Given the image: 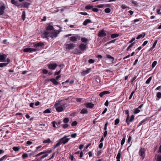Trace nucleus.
<instances>
[{"label":"nucleus","mask_w":161,"mask_h":161,"mask_svg":"<svg viewBox=\"0 0 161 161\" xmlns=\"http://www.w3.org/2000/svg\"><path fill=\"white\" fill-rule=\"evenodd\" d=\"M58 33L56 30H54L52 31H44L42 34V36L44 38H51L56 37L57 36Z\"/></svg>","instance_id":"obj_1"},{"label":"nucleus","mask_w":161,"mask_h":161,"mask_svg":"<svg viewBox=\"0 0 161 161\" xmlns=\"http://www.w3.org/2000/svg\"><path fill=\"white\" fill-rule=\"evenodd\" d=\"M62 100L58 101L54 104V107L58 112L63 111L65 108L66 104L62 103Z\"/></svg>","instance_id":"obj_2"},{"label":"nucleus","mask_w":161,"mask_h":161,"mask_svg":"<svg viewBox=\"0 0 161 161\" xmlns=\"http://www.w3.org/2000/svg\"><path fill=\"white\" fill-rule=\"evenodd\" d=\"M32 44L33 45L34 48H31V53L34 51H38L41 48H43L44 46V44L41 42H35V43H31V45Z\"/></svg>","instance_id":"obj_3"},{"label":"nucleus","mask_w":161,"mask_h":161,"mask_svg":"<svg viewBox=\"0 0 161 161\" xmlns=\"http://www.w3.org/2000/svg\"><path fill=\"white\" fill-rule=\"evenodd\" d=\"M64 47L67 50H70L75 47V45L72 43L69 44H65L64 45Z\"/></svg>","instance_id":"obj_4"},{"label":"nucleus","mask_w":161,"mask_h":161,"mask_svg":"<svg viewBox=\"0 0 161 161\" xmlns=\"http://www.w3.org/2000/svg\"><path fill=\"white\" fill-rule=\"evenodd\" d=\"M87 47V46L86 44L83 43L81 44L79 46V48L80 50L78 51V53L79 54H81L82 53V51H83L86 49Z\"/></svg>","instance_id":"obj_5"},{"label":"nucleus","mask_w":161,"mask_h":161,"mask_svg":"<svg viewBox=\"0 0 161 161\" xmlns=\"http://www.w3.org/2000/svg\"><path fill=\"white\" fill-rule=\"evenodd\" d=\"M80 36L77 35H76L75 36H72L69 37L70 41L73 42L76 41L78 40H80Z\"/></svg>","instance_id":"obj_6"},{"label":"nucleus","mask_w":161,"mask_h":161,"mask_svg":"<svg viewBox=\"0 0 161 161\" xmlns=\"http://www.w3.org/2000/svg\"><path fill=\"white\" fill-rule=\"evenodd\" d=\"M47 66L49 69L54 70L58 66V64L55 63H51L48 64Z\"/></svg>","instance_id":"obj_7"},{"label":"nucleus","mask_w":161,"mask_h":161,"mask_svg":"<svg viewBox=\"0 0 161 161\" xmlns=\"http://www.w3.org/2000/svg\"><path fill=\"white\" fill-rule=\"evenodd\" d=\"M67 136H64L62 138L60 139L59 140L61 142V143L64 144L67 143L69 140V138H67Z\"/></svg>","instance_id":"obj_8"},{"label":"nucleus","mask_w":161,"mask_h":161,"mask_svg":"<svg viewBox=\"0 0 161 161\" xmlns=\"http://www.w3.org/2000/svg\"><path fill=\"white\" fill-rule=\"evenodd\" d=\"M139 154L140 156L143 159L145 156V152L144 149H143L142 147H141L139 151Z\"/></svg>","instance_id":"obj_9"},{"label":"nucleus","mask_w":161,"mask_h":161,"mask_svg":"<svg viewBox=\"0 0 161 161\" xmlns=\"http://www.w3.org/2000/svg\"><path fill=\"white\" fill-rule=\"evenodd\" d=\"M98 36L100 37H105L106 36V34L105 33L104 31L102 30L99 31Z\"/></svg>","instance_id":"obj_10"},{"label":"nucleus","mask_w":161,"mask_h":161,"mask_svg":"<svg viewBox=\"0 0 161 161\" xmlns=\"http://www.w3.org/2000/svg\"><path fill=\"white\" fill-rule=\"evenodd\" d=\"M7 56L5 54H0V62H3L5 61Z\"/></svg>","instance_id":"obj_11"},{"label":"nucleus","mask_w":161,"mask_h":161,"mask_svg":"<svg viewBox=\"0 0 161 161\" xmlns=\"http://www.w3.org/2000/svg\"><path fill=\"white\" fill-rule=\"evenodd\" d=\"M125 114H127V116L126 118L125 122L127 123L128 125H129V111L127 109L125 110Z\"/></svg>","instance_id":"obj_12"},{"label":"nucleus","mask_w":161,"mask_h":161,"mask_svg":"<svg viewBox=\"0 0 161 161\" xmlns=\"http://www.w3.org/2000/svg\"><path fill=\"white\" fill-rule=\"evenodd\" d=\"M110 92L108 91H104L101 92L99 94V96L101 97H103V96L106 94H108Z\"/></svg>","instance_id":"obj_13"},{"label":"nucleus","mask_w":161,"mask_h":161,"mask_svg":"<svg viewBox=\"0 0 161 161\" xmlns=\"http://www.w3.org/2000/svg\"><path fill=\"white\" fill-rule=\"evenodd\" d=\"M53 26L52 25H49L46 28V31H50L53 29Z\"/></svg>","instance_id":"obj_14"},{"label":"nucleus","mask_w":161,"mask_h":161,"mask_svg":"<svg viewBox=\"0 0 161 161\" xmlns=\"http://www.w3.org/2000/svg\"><path fill=\"white\" fill-rule=\"evenodd\" d=\"M146 35V33L145 32H143L142 34L139 35L136 38L137 39H139L140 38H144Z\"/></svg>","instance_id":"obj_15"},{"label":"nucleus","mask_w":161,"mask_h":161,"mask_svg":"<svg viewBox=\"0 0 161 161\" xmlns=\"http://www.w3.org/2000/svg\"><path fill=\"white\" fill-rule=\"evenodd\" d=\"M92 21L91 19H86L83 23V25H86L88 24L92 23Z\"/></svg>","instance_id":"obj_16"},{"label":"nucleus","mask_w":161,"mask_h":161,"mask_svg":"<svg viewBox=\"0 0 161 161\" xmlns=\"http://www.w3.org/2000/svg\"><path fill=\"white\" fill-rule=\"evenodd\" d=\"M107 58L109 59L110 60V62L112 63L113 62L114 60V58L110 56V55H107Z\"/></svg>","instance_id":"obj_17"},{"label":"nucleus","mask_w":161,"mask_h":161,"mask_svg":"<svg viewBox=\"0 0 161 161\" xmlns=\"http://www.w3.org/2000/svg\"><path fill=\"white\" fill-rule=\"evenodd\" d=\"M57 80L54 78H52L50 79V81L55 85H57L58 84V82Z\"/></svg>","instance_id":"obj_18"},{"label":"nucleus","mask_w":161,"mask_h":161,"mask_svg":"<svg viewBox=\"0 0 161 161\" xmlns=\"http://www.w3.org/2000/svg\"><path fill=\"white\" fill-rule=\"evenodd\" d=\"M94 104L91 103H88L86 105V107L89 108H92L94 107Z\"/></svg>","instance_id":"obj_19"},{"label":"nucleus","mask_w":161,"mask_h":161,"mask_svg":"<svg viewBox=\"0 0 161 161\" xmlns=\"http://www.w3.org/2000/svg\"><path fill=\"white\" fill-rule=\"evenodd\" d=\"M60 71H58V72H56L55 74V75H58L56 77V79H55L57 80H58L59 79V78H60L61 77V75H59V74H60Z\"/></svg>","instance_id":"obj_20"},{"label":"nucleus","mask_w":161,"mask_h":161,"mask_svg":"<svg viewBox=\"0 0 161 161\" xmlns=\"http://www.w3.org/2000/svg\"><path fill=\"white\" fill-rule=\"evenodd\" d=\"M119 36V34L117 33L113 34L111 35V37L112 38H114Z\"/></svg>","instance_id":"obj_21"},{"label":"nucleus","mask_w":161,"mask_h":161,"mask_svg":"<svg viewBox=\"0 0 161 161\" xmlns=\"http://www.w3.org/2000/svg\"><path fill=\"white\" fill-rule=\"evenodd\" d=\"M23 51L24 52L30 53V47L24 48Z\"/></svg>","instance_id":"obj_22"},{"label":"nucleus","mask_w":161,"mask_h":161,"mask_svg":"<svg viewBox=\"0 0 161 161\" xmlns=\"http://www.w3.org/2000/svg\"><path fill=\"white\" fill-rule=\"evenodd\" d=\"M158 40H156L153 44V46L150 48V50H153L155 47V46L157 43Z\"/></svg>","instance_id":"obj_23"},{"label":"nucleus","mask_w":161,"mask_h":161,"mask_svg":"<svg viewBox=\"0 0 161 161\" xmlns=\"http://www.w3.org/2000/svg\"><path fill=\"white\" fill-rule=\"evenodd\" d=\"M88 111L87 109L86 108L83 109L80 112L81 114H86L87 113Z\"/></svg>","instance_id":"obj_24"},{"label":"nucleus","mask_w":161,"mask_h":161,"mask_svg":"<svg viewBox=\"0 0 161 161\" xmlns=\"http://www.w3.org/2000/svg\"><path fill=\"white\" fill-rule=\"evenodd\" d=\"M121 150H120L118 151V153L117 156L116 157L117 159H120V157H121Z\"/></svg>","instance_id":"obj_25"},{"label":"nucleus","mask_w":161,"mask_h":161,"mask_svg":"<svg viewBox=\"0 0 161 161\" xmlns=\"http://www.w3.org/2000/svg\"><path fill=\"white\" fill-rule=\"evenodd\" d=\"M11 3L13 4H14L16 6H18V3L17 1L15 0H11Z\"/></svg>","instance_id":"obj_26"},{"label":"nucleus","mask_w":161,"mask_h":161,"mask_svg":"<svg viewBox=\"0 0 161 161\" xmlns=\"http://www.w3.org/2000/svg\"><path fill=\"white\" fill-rule=\"evenodd\" d=\"M51 141L50 138H48L47 139L44 140L43 142V143H49L51 142Z\"/></svg>","instance_id":"obj_27"},{"label":"nucleus","mask_w":161,"mask_h":161,"mask_svg":"<svg viewBox=\"0 0 161 161\" xmlns=\"http://www.w3.org/2000/svg\"><path fill=\"white\" fill-rule=\"evenodd\" d=\"M89 72V71H82L81 73V75L84 76L88 74Z\"/></svg>","instance_id":"obj_28"},{"label":"nucleus","mask_w":161,"mask_h":161,"mask_svg":"<svg viewBox=\"0 0 161 161\" xmlns=\"http://www.w3.org/2000/svg\"><path fill=\"white\" fill-rule=\"evenodd\" d=\"M13 149L14 151L17 152L19 150L20 147H13Z\"/></svg>","instance_id":"obj_29"},{"label":"nucleus","mask_w":161,"mask_h":161,"mask_svg":"<svg viewBox=\"0 0 161 161\" xmlns=\"http://www.w3.org/2000/svg\"><path fill=\"white\" fill-rule=\"evenodd\" d=\"M81 41L82 42L86 43L88 41V40L85 37H82L81 38Z\"/></svg>","instance_id":"obj_30"},{"label":"nucleus","mask_w":161,"mask_h":161,"mask_svg":"<svg viewBox=\"0 0 161 161\" xmlns=\"http://www.w3.org/2000/svg\"><path fill=\"white\" fill-rule=\"evenodd\" d=\"M135 43H131L128 47L127 49V50L128 51L129 50H131V48L134 45Z\"/></svg>","instance_id":"obj_31"},{"label":"nucleus","mask_w":161,"mask_h":161,"mask_svg":"<svg viewBox=\"0 0 161 161\" xmlns=\"http://www.w3.org/2000/svg\"><path fill=\"white\" fill-rule=\"evenodd\" d=\"M25 11H23L22 13V19L23 20H24L25 18Z\"/></svg>","instance_id":"obj_32"},{"label":"nucleus","mask_w":161,"mask_h":161,"mask_svg":"<svg viewBox=\"0 0 161 161\" xmlns=\"http://www.w3.org/2000/svg\"><path fill=\"white\" fill-rule=\"evenodd\" d=\"M93 6L92 5H86L85 7V8L86 9L90 10L92 8Z\"/></svg>","instance_id":"obj_33"},{"label":"nucleus","mask_w":161,"mask_h":161,"mask_svg":"<svg viewBox=\"0 0 161 161\" xmlns=\"http://www.w3.org/2000/svg\"><path fill=\"white\" fill-rule=\"evenodd\" d=\"M57 67L59 68V70H61L64 67V65L63 64H60L58 65V66Z\"/></svg>","instance_id":"obj_34"},{"label":"nucleus","mask_w":161,"mask_h":161,"mask_svg":"<svg viewBox=\"0 0 161 161\" xmlns=\"http://www.w3.org/2000/svg\"><path fill=\"white\" fill-rule=\"evenodd\" d=\"M104 11L105 13H109L110 12L111 10L109 8H107L104 9Z\"/></svg>","instance_id":"obj_35"},{"label":"nucleus","mask_w":161,"mask_h":161,"mask_svg":"<svg viewBox=\"0 0 161 161\" xmlns=\"http://www.w3.org/2000/svg\"><path fill=\"white\" fill-rule=\"evenodd\" d=\"M125 136L123 138V139H122L121 142V144L122 145V146L124 145V144L125 142Z\"/></svg>","instance_id":"obj_36"},{"label":"nucleus","mask_w":161,"mask_h":161,"mask_svg":"<svg viewBox=\"0 0 161 161\" xmlns=\"http://www.w3.org/2000/svg\"><path fill=\"white\" fill-rule=\"evenodd\" d=\"M61 144H62L61 143V142L59 140L58 142L55 145H54V148H56L57 147H58V146H59Z\"/></svg>","instance_id":"obj_37"},{"label":"nucleus","mask_w":161,"mask_h":161,"mask_svg":"<svg viewBox=\"0 0 161 161\" xmlns=\"http://www.w3.org/2000/svg\"><path fill=\"white\" fill-rule=\"evenodd\" d=\"M140 110L138 109V108H136V109H135L134 111V113L135 114H136L139 112H140Z\"/></svg>","instance_id":"obj_38"},{"label":"nucleus","mask_w":161,"mask_h":161,"mask_svg":"<svg viewBox=\"0 0 161 161\" xmlns=\"http://www.w3.org/2000/svg\"><path fill=\"white\" fill-rule=\"evenodd\" d=\"M51 112V110L50 109H47L45 110L43 112L44 113H50Z\"/></svg>","instance_id":"obj_39"},{"label":"nucleus","mask_w":161,"mask_h":161,"mask_svg":"<svg viewBox=\"0 0 161 161\" xmlns=\"http://www.w3.org/2000/svg\"><path fill=\"white\" fill-rule=\"evenodd\" d=\"M134 115H132L130 118V119H129V122H132L134 120Z\"/></svg>","instance_id":"obj_40"},{"label":"nucleus","mask_w":161,"mask_h":161,"mask_svg":"<svg viewBox=\"0 0 161 161\" xmlns=\"http://www.w3.org/2000/svg\"><path fill=\"white\" fill-rule=\"evenodd\" d=\"M152 79V77H150L146 81V84H149Z\"/></svg>","instance_id":"obj_41"},{"label":"nucleus","mask_w":161,"mask_h":161,"mask_svg":"<svg viewBox=\"0 0 161 161\" xmlns=\"http://www.w3.org/2000/svg\"><path fill=\"white\" fill-rule=\"evenodd\" d=\"M8 63H0V67H3L6 66Z\"/></svg>","instance_id":"obj_42"},{"label":"nucleus","mask_w":161,"mask_h":161,"mask_svg":"<svg viewBox=\"0 0 161 161\" xmlns=\"http://www.w3.org/2000/svg\"><path fill=\"white\" fill-rule=\"evenodd\" d=\"M5 9V7L4 5H2L0 7V10L4 11Z\"/></svg>","instance_id":"obj_43"},{"label":"nucleus","mask_w":161,"mask_h":161,"mask_svg":"<svg viewBox=\"0 0 161 161\" xmlns=\"http://www.w3.org/2000/svg\"><path fill=\"white\" fill-rule=\"evenodd\" d=\"M69 119L67 118H64L63 120V122L64 123H67L69 122Z\"/></svg>","instance_id":"obj_44"},{"label":"nucleus","mask_w":161,"mask_h":161,"mask_svg":"<svg viewBox=\"0 0 161 161\" xmlns=\"http://www.w3.org/2000/svg\"><path fill=\"white\" fill-rule=\"evenodd\" d=\"M48 71H43V73L44 74H48V75H50L53 74L52 73H50V72L48 73Z\"/></svg>","instance_id":"obj_45"},{"label":"nucleus","mask_w":161,"mask_h":161,"mask_svg":"<svg viewBox=\"0 0 161 161\" xmlns=\"http://www.w3.org/2000/svg\"><path fill=\"white\" fill-rule=\"evenodd\" d=\"M77 123H78L76 121H73L71 125L72 126H75L77 125Z\"/></svg>","instance_id":"obj_46"},{"label":"nucleus","mask_w":161,"mask_h":161,"mask_svg":"<svg viewBox=\"0 0 161 161\" xmlns=\"http://www.w3.org/2000/svg\"><path fill=\"white\" fill-rule=\"evenodd\" d=\"M119 122V119H117L115 120L114 125H117L118 124Z\"/></svg>","instance_id":"obj_47"},{"label":"nucleus","mask_w":161,"mask_h":161,"mask_svg":"<svg viewBox=\"0 0 161 161\" xmlns=\"http://www.w3.org/2000/svg\"><path fill=\"white\" fill-rule=\"evenodd\" d=\"M157 62L156 61H154L152 64V68H154L155 66L157 64Z\"/></svg>","instance_id":"obj_48"},{"label":"nucleus","mask_w":161,"mask_h":161,"mask_svg":"<svg viewBox=\"0 0 161 161\" xmlns=\"http://www.w3.org/2000/svg\"><path fill=\"white\" fill-rule=\"evenodd\" d=\"M28 156V154L26 153H24L23 154V155H22V158H23V159H25V158L27 157Z\"/></svg>","instance_id":"obj_49"},{"label":"nucleus","mask_w":161,"mask_h":161,"mask_svg":"<svg viewBox=\"0 0 161 161\" xmlns=\"http://www.w3.org/2000/svg\"><path fill=\"white\" fill-rule=\"evenodd\" d=\"M47 153V152H42L41 153H38V154H37L36 155V157H38L40 155H42V154H44L45 153Z\"/></svg>","instance_id":"obj_50"},{"label":"nucleus","mask_w":161,"mask_h":161,"mask_svg":"<svg viewBox=\"0 0 161 161\" xmlns=\"http://www.w3.org/2000/svg\"><path fill=\"white\" fill-rule=\"evenodd\" d=\"M157 97L158 98H161V92H158L157 93Z\"/></svg>","instance_id":"obj_51"},{"label":"nucleus","mask_w":161,"mask_h":161,"mask_svg":"<svg viewBox=\"0 0 161 161\" xmlns=\"http://www.w3.org/2000/svg\"><path fill=\"white\" fill-rule=\"evenodd\" d=\"M99 80L98 79H97L93 81V82L95 83L96 85H97L98 83V81H99Z\"/></svg>","instance_id":"obj_52"},{"label":"nucleus","mask_w":161,"mask_h":161,"mask_svg":"<svg viewBox=\"0 0 161 161\" xmlns=\"http://www.w3.org/2000/svg\"><path fill=\"white\" fill-rule=\"evenodd\" d=\"M110 4H103V7H110L111 6Z\"/></svg>","instance_id":"obj_53"},{"label":"nucleus","mask_w":161,"mask_h":161,"mask_svg":"<svg viewBox=\"0 0 161 161\" xmlns=\"http://www.w3.org/2000/svg\"><path fill=\"white\" fill-rule=\"evenodd\" d=\"M62 125V127L64 129L67 128L69 126V125L67 124H65L63 125Z\"/></svg>","instance_id":"obj_54"},{"label":"nucleus","mask_w":161,"mask_h":161,"mask_svg":"<svg viewBox=\"0 0 161 161\" xmlns=\"http://www.w3.org/2000/svg\"><path fill=\"white\" fill-rule=\"evenodd\" d=\"M88 62L90 64H92L94 62V60L93 59H89L88 60Z\"/></svg>","instance_id":"obj_55"},{"label":"nucleus","mask_w":161,"mask_h":161,"mask_svg":"<svg viewBox=\"0 0 161 161\" xmlns=\"http://www.w3.org/2000/svg\"><path fill=\"white\" fill-rule=\"evenodd\" d=\"M92 11L94 12H97L99 10L97 8H92Z\"/></svg>","instance_id":"obj_56"},{"label":"nucleus","mask_w":161,"mask_h":161,"mask_svg":"<svg viewBox=\"0 0 161 161\" xmlns=\"http://www.w3.org/2000/svg\"><path fill=\"white\" fill-rule=\"evenodd\" d=\"M116 40V39H114V40H112L110 41H109V42H108L107 43V44H109L110 43H114L115 42V40Z\"/></svg>","instance_id":"obj_57"},{"label":"nucleus","mask_w":161,"mask_h":161,"mask_svg":"<svg viewBox=\"0 0 161 161\" xmlns=\"http://www.w3.org/2000/svg\"><path fill=\"white\" fill-rule=\"evenodd\" d=\"M7 157V155H4L1 158H0V161H2L3 160V159L4 158H6Z\"/></svg>","instance_id":"obj_58"},{"label":"nucleus","mask_w":161,"mask_h":161,"mask_svg":"<svg viewBox=\"0 0 161 161\" xmlns=\"http://www.w3.org/2000/svg\"><path fill=\"white\" fill-rule=\"evenodd\" d=\"M148 42L147 41H145L142 44V46H145Z\"/></svg>","instance_id":"obj_59"},{"label":"nucleus","mask_w":161,"mask_h":161,"mask_svg":"<svg viewBox=\"0 0 161 161\" xmlns=\"http://www.w3.org/2000/svg\"><path fill=\"white\" fill-rule=\"evenodd\" d=\"M77 136L76 133H74L71 135V137L72 138H75Z\"/></svg>","instance_id":"obj_60"},{"label":"nucleus","mask_w":161,"mask_h":161,"mask_svg":"<svg viewBox=\"0 0 161 161\" xmlns=\"http://www.w3.org/2000/svg\"><path fill=\"white\" fill-rule=\"evenodd\" d=\"M157 161H161V156H158L157 159Z\"/></svg>","instance_id":"obj_61"},{"label":"nucleus","mask_w":161,"mask_h":161,"mask_svg":"<svg viewBox=\"0 0 161 161\" xmlns=\"http://www.w3.org/2000/svg\"><path fill=\"white\" fill-rule=\"evenodd\" d=\"M127 8V7L124 4H122L121 6V8L123 9H125Z\"/></svg>","instance_id":"obj_62"},{"label":"nucleus","mask_w":161,"mask_h":161,"mask_svg":"<svg viewBox=\"0 0 161 161\" xmlns=\"http://www.w3.org/2000/svg\"><path fill=\"white\" fill-rule=\"evenodd\" d=\"M97 7L99 8H103V4H100L97 5Z\"/></svg>","instance_id":"obj_63"},{"label":"nucleus","mask_w":161,"mask_h":161,"mask_svg":"<svg viewBox=\"0 0 161 161\" xmlns=\"http://www.w3.org/2000/svg\"><path fill=\"white\" fill-rule=\"evenodd\" d=\"M29 5V3H25L24 4V7H28Z\"/></svg>","instance_id":"obj_64"}]
</instances>
